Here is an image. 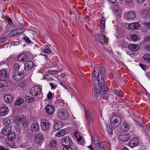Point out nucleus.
Listing matches in <instances>:
<instances>
[{
	"mask_svg": "<svg viewBox=\"0 0 150 150\" xmlns=\"http://www.w3.org/2000/svg\"><path fill=\"white\" fill-rule=\"evenodd\" d=\"M107 74L106 70L104 67H100L99 71V68L98 67H94L92 79L95 83L98 84L100 88V93L102 95L106 93L108 90V88L104 86V79H106Z\"/></svg>",
	"mask_w": 150,
	"mask_h": 150,
	"instance_id": "1",
	"label": "nucleus"
},
{
	"mask_svg": "<svg viewBox=\"0 0 150 150\" xmlns=\"http://www.w3.org/2000/svg\"><path fill=\"white\" fill-rule=\"evenodd\" d=\"M110 121L112 127L116 128L118 127L121 123V117L117 115H114L112 117Z\"/></svg>",
	"mask_w": 150,
	"mask_h": 150,
	"instance_id": "2",
	"label": "nucleus"
},
{
	"mask_svg": "<svg viewBox=\"0 0 150 150\" xmlns=\"http://www.w3.org/2000/svg\"><path fill=\"white\" fill-rule=\"evenodd\" d=\"M42 91L41 88L35 86L32 88L30 90V93L31 95L34 96H42Z\"/></svg>",
	"mask_w": 150,
	"mask_h": 150,
	"instance_id": "3",
	"label": "nucleus"
},
{
	"mask_svg": "<svg viewBox=\"0 0 150 150\" xmlns=\"http://www.w3.org/2000/svg\"><path fill=\"white\" fill-rule=\"evenodd\" d=\"M25 70H24L22 72H13L12 74L13 78L16 81H20L24 77V73Z\"/></svg>",
	"mask_w": 150,
	"mask_h": 150,
	"instance_id": "4",
	"label": "nucleus"
},
{
	"mask_svg": "<svg viewBox=\"0 0 150 150\" xmlns=\"http://www.w3.org/2000/svg\"><path fill=\"white\" fill-rule=\"evenodd\" d=\"M61 144L64 146H70L72 144V142L71 138L69 137H64L61 139Z\"/></svg>",
	"mask_w": 150,
	"mask_h": 150,
	"instance_id": "5",
	"label": "nucleus"
},
{
	"mask_svg": "<svg viewBox=\"0 0 150 150\" xmlns=\"http://www.w3.org/2000/svg\"><path fill=\"white\" fill-rule=\"evenodd\" d=\"M40 126L43 130H47L50 127V124L47 120L44 119L42 120L41 122Z\"/></svg>",
	"mask_w": 150,
	"mask_h": 150,
	"instance_id": "6",
	"label": "nucleus"
},
{
	"mask_svg": "<svg viewBox=\"0 0 150 150\" xmlns=\"http://www.w3.org/2000/svg\"><path fill=\"white\" fill-rule=\"evenodd\" d=\"M44 139L43 134L41 132H39L36 135L35 141L37 143H40L43 142Z\"/></svg>",
	"mask_w": 150,
	"mask_h": 150,
	"instance_id": "7",
	"label": "nucleus"
},
{
	"mask_svg": "<svg viewBox=\"0 0 150 150\" xmlns=\"http://www.w3.org/2000/svg\"><path fill=\"white\" fill-rule=\"evenodd\" d=\"M58 116L62 119L66 120L68 116V113L65 110H60L58 112Z\"/></svg>",
	"mask_w": 150,
	"mask_h": 150,
	"instance_id": "8",
	"label": "nucleus"
},
{
	"mask_svg": "<svg viewBox=\"0 0 150 150\" xmlns=\"http://www.w3.org/2000/svg\"><path fill=\"white\" fill-rule=\"evenodd\" d=\"M139 143L138 139L137 138L134 137L130 140L129 143V145L130 147L133 148L137 146Z\"/></svg>",
	"mask_w": 150,
	"mask_h": 150,
	"instance_id": "9",
	"label": "nucleus"
},
{
	"mask_svg": "<svg viewBox=\"0 0 150 150\" xmlns=\"http://www.w3.org/2000/svg\"><path fill=\"white\" fill-rule=\"evenodd\" d=\"M130 125L129 123L126 122L123 123L121 126L120 131L122 132H125L129 131L130 129Z\"/></svg>",
	"mask_w": 150,
	"mask_h": 150,
	"instance_id": "10",
	"label": "nucleus"
},
{
	"mask_svg": "<svg viewBox=\"0 0 150 150\" xmlns=\"http://www.w3.org/2000/svg\"><path fill=\"white\" fill-rule=\"evenodd\" d=\"M45 110L46 112L49 115H51L52 114L54 110V107L50 105H47L45 107Z\"/></svg>",
	"mask_w": 150,
	"mask_h": 150,
	"instance_id": "11",
	"label": "nucleus"
},
{
	"mask_svg": "<svg viewBox=\"0 0 150 150\" xmlns=\"http://www.w3.org/2000/svg\"><path fill=\"white\" fill-rule=\"evenodd\" d=\"M108 38L105 36L98 35V39L99 42L104 45L107 43Z\"/></svg>",
	"mask_w": 150,
	"mask_h": 150,
	"instance_id": "12",
	"label": "nucleus"
},
{
	"mask_svg": "<svg viewBox=\"0 0 150 150\" xmlns=\"http://www.w3.org/2000/svg\"><path fill=\"white\" fill-rule=\"evenodd\" d=\"M8 112V108L7 106H3L0 108V115L3 116L6 115Z\"/></svg>",
	"mask_w": 150,
	"mask_h": 150,
	"instance_id": "13",
	"label": "nucleus"
},
{
	"mask_svg": "<svg viewBox=\"0 0 150 150\" xmlns=\"http://www.w3.org/2000/svg\"><path fill=\"white\" fill-rule=\"evenodd\" d=\"M128 47L130 50L134 52L139 50L140 49V46L136 44L129 45Z\"/></svg>",
	"mask_w": 150,
	"mask_h": 150,
	"instance_id": "14",
	"label": "nucleus"
},
{
	"mask_svg": "<svg viewBox=\"0 0 150 150\" xmlns=\"http://www.w3.org/2000/svg\"><path fill=\"white\" fill-rule=\"evenodd\" d=\"M33 62L30 61H26L25 64V70H24L28 71L30 70L33 66Z\"/></svg>",
	"mask_w": 150,
	"mask_h": 150,
	"instance_id": "15",
	"label": "nucleus"
},
{
	"mask_svg": "<svg viewBox=\"0 0 150 150\" xmlns=\"http://www.w3.org/2000/svg\"><path fill=\"white\" fill-rule=\"evenodd\" d=\"M97 144V145H98L100 148L105 150H109V148L108 145H109V144L106 142H103L102 143H99L98 142Z\"/></svg>",
	"mask_w": 150,
	"mask_h": 150,
	"instance_id": "16",
	"label": "nucleus"
},
{
	"mask_svg": "<svg viewBox=\"0 0 150 150\" xmlns=\"http://www.w3.org/2000/svg\"><path fill=\"white\" fill-rule=\"evenodd\" d=\"M11 128L9 127H4L2 129L1 133L4 135H8L11 132Z\"/></svg>",
	"mask_w": 150,
	"mask_h": 150,
	"instance_id": "17",
	"label": "nucleus"
},
{
	"mask_svg": "<svg viewBox=\"0 0 150 150\" xmlns=\"http://www.w3.org/2000/svg\"><path fill=\"white\" fill-rule=\"evenodd\" d=\"M13 99V96L10 94L6 95L4 97V101L7 103H9L12 102Z\"/></svg>",
	"mask_w": 150,
	"mask_h": 150,
	"instance_id": "18",
	"label": "nucleus"
},
{
	"mask_svg": "<svg viewBox=\"0 0 150 150\" xmlns=\"http://www.w3.org/2000/svg\"><path fill=\"white\" fill-rule=\"evenodd\" d=\"M31 130L32 131L37 132L39 130V125L38 123L35 122L32 124L31 126Z\"/></svg>",
	"mask_w": 150,
	"mask_h": 150,
	"instance_id": "19",
	"label": "nucleus"
},
{
	"mask_svg": "<svg viewBox=\"0 0 150 150\" xmlns=\"http://www.w3.org/2000/svg\"><path fill=\"white\" fill-rule=\"evenodd\" d=\"M28 59V57L27 56L24 54H21L19 55L18 57L17 60L18 61L20 62H23L26 61Z\"/></svg>",
	"mask_w": 150,
	"mask_h": 150,
	"instance_id": "20",
	"label": "nucleus"
},
{
	"mask_svg": "<svg viewBox=\"0 0 150 150\" xmlns=\"http://www.w3.org/2000/svg\"><path fill=\"white\" fill-rule=\"evenodd\" d=\"M94 87L95 88L94 93L95 96H98L100 93V88L98 84H97L96 83L94 82Z\"/></svg>",
	"mask_w": 150,
	"mask_h": 150,
	"instance_id": "21",
	"label": "nucleus"
},
{
	"mask_svg": "<svg viewBox=\"0 0 150 150\" xmlns=\"http://www.w3.org/2000/svg\"><path fill=\"white\" fill-rule=\"evenodd\" d=\"M128 27L130 29L137 30L139 28V26L138 24L137 23L134 22L129 24L128 25Z\"/></svg>",
	"mask_w": 150,
	"mask_h": 150,
	"instance_id": "22",
	"label": "nucleus"
},
{
	"mask_svg": "<svg viewBox=\"0 0 150 150\" xmlns=\"http://www.w3.org/2000/svg\"><path fill=\"white\" fill-rule=\"evenodd\" d=\"M130 139V137L129 135L127 134H125L121 135L120 139L122 141L125 142H127Z\"/></svg>",
	"mask_w": 150,
	"mask_h": 150,
	"instance_id": "23",
	"label": "nucleus"
},
{
	"mask_svg": "<svg viewBox=\"0 0 150 150\" xmlns=\"http://www.w3.org/2000/svg\"><path fill=\"white\" fill-rule=\"evenodd\" d=\"M127 18L130 19H133L136 17L135 13L132 11H129L127 14Z\"/></svg>",
	"mask_w": 150,
	"mask_h": 150,
	"instance_id": "24",
	"label": "nucleus"
},
{
	"mask_svg": "<svg viewBox=\"0 0 150 150\" xmlns=\"http://www.w3.org/2000/svg\"><path fill=\"white\" fill-rule=\"evenodd\" d=\"M86 116L88 122H93L95 120V117L93 115H88L86 114Z\"/></svg>",
	"mask_w": 150,
	"mask_h": 150,
	"instance_id": "25",
	"label": "nucleus"
},
{
	"mask_svg": "<svg viewBox=\"0 0 150 150\" xmlns=\"http://www.w3.org/2000/svg\"><path fill=\"white\" fill-rule=\"evenodd\" d=\"M75 136L76 137L77 139V140L80 144H81L83 143V139L81 137L78 135V134L77 132H75L74 134Z\"/></svg>",
	"mask_w": 150,
	"mask_h": 150,
	"instance_id": "26",
	"label": "nucleus"
},
{
	"mask_svg": "<svg viewBox=\"0 0 150 150\" xmlns=\"http://www.w3.org/2000/svg\"><path fill=\"white\" fill-rule=\"evenodd\" d=\"M23 119L21 117H17L15 120L14 122L16 125L19 126L21 125V122L22 123Z\"/></svg>",
	"mask_w": 150,
	"mask_h": 150,
	"instance_id": "27",
	"label": "nucleus"
},
{
	"mask_svg": "<svg viewBox=\"0 0 150 150\" xmlns=\"http://www.w3.org/2000/svg\"><path fill=\"white\" fill-rule=\"evenodd\" d=\"M143 58L144 61L147 62H150V54H144Z\"/></svg>",
	"mask_w": 150,
	"mask_h": 150,
	"instance_id": "28",
	"label": "nucleus"
},
{
	"mask_svg": "<svg viewBox=\"0 0 150 150\" xmlns=\"http://www.w3.org/2000/svg\"><path fill=\"white\" fill-rule=\"evenodd\" d=\"M105 21V18L102 17L100 21V28L102 31H103L104 29Z\"/></svg>",
	"mask_w": 150,
	"mask_h": 150,
	"instance_id": "29",
	"label": "nucleus"
},
{
	"mask_svg": "<svg viewBox=\"0 0 150 150\" xmlns=\"http://www.w3.org/2000/svg\"><path fill=\"white\" fill-rule=\"evenodd\" d=\"M16 135L14 132H11L7 136L9 140H13L16 137Z\"/></svg>",
	"mask_w": 150,
	"mask_h": 150,
	"instance_id": "30",
	"label": "nucleus"
},
{
	"mask_svg": "<svg viewBox=\"0 0 150 150\" xmlns=\"http://www.w3.org/2000/svg\"><path fill=\"white\" fill-rule=\"evenodd\" d=\"M0 75H1L2 78H7L8 74L7 71L5 70H2L0 71Z\"/></svg>",
	"mask_w": 150,
	"mask_h": 150,
	"instance_id": "31",
	"label": "nucleus"
},
{
	"mask_svg": "<svg viewBox=\"0 0 150 150\" xmlns=\"http://www.w3.org/2000/svg\"><path fill=\"white\" fill-rule=\"evenodd\" d=\"M34 99L35 98L34 97L29 96H26L25 98V101L28 103L33 102L34 100Z\"/></svg>",
	"mask_w": 150,
	"mask_h": 150,
	"instance_id": "32",
	"label": "nucleus"
},
{
	"mask_svg": "<svg viewBox=\"0 0 150 150\" xmlns=\"http://www.w3.org/2000/svg\"><path fill=\"white\" fill-rule=\"evenodd\" d=\"M24 102V100L23 99L19 98L16 100L15 105L17 106H19L23 103Z\"/></svg>",
	"mask_w": 150,
	"mask_h": 150,
	"instance_id": "33",
	"label": "nucleus"
},
{
	"mask_svg": "<svg viewBox=\"0 0 150 150\" xmlns=\"http://www.w3.org/2000/svg\"><path fill=\"white\" fill-rule=\"evenodd\" d=\"M130 38L133 41H136L139 40L138 36L135 34L132 35L130 36Z\"/></svg>",
	"mask_w": 150,
	"mask_h": 150,
	"instance_id": "34",
	"label": "nucleus"
},
{
	"mask_svg": "<svg viewBox=\"0 0 150 150\" xmlns=\"http://www.w3.org/2000/svg\"><path fill=\"white\" fill-rule=\"evenodd\" d=\"M7 85V81L5 80H0V88L6 86Z\"/></svg>",
	"mask_w": 150,
	"mask_h": 150,
	"instance_id": "35",
	"label": "nucleus"
},
{
	"mask_svg": "<svg viewBox=\"0 0 150 150\" xmlns=\"http://www.w3.org/2000/svg\"><path fill=\"white\" fill-rule=\"evenodd\" d=\"M3 124L5 126H8L11 123V122L10 120L7 118H5L3 121Z\"/></svg>",
	"mask_w": 150,
	"mask_h": 150,
	"instance_id": "36",
	"label": "nucleus"
},
{
	"mask_svg": "<svg viewBox=\"0 0 150 150\" xmlns=\"http://www.w3.org/2000/svg\"><path fill=\"white\" fill-rule=\"evenodd\" d=\"M28 125V122L27 121L25 118H23L22 121V123L21 122V125L22 127L24 128L27 127Z\"/></svg>",
	"mask_w": 150,
	"mask_h": 150,
	"instance_id": "37",
	"label": "nucleus"
},
{
	"mask_svg": "<svg viewBox=\"0 0 150 150\" xmlns=\"http://www.w3.org/2000/svg\"><path fill=\"white\" fill-rule=\"evenodd\" d=\"M65 134V131L64 130H62L57 133L56 135L58 137H60L64 136Z\"/></svg>",
	"mask_w": 150,
	"mask_h": 150,
	"instance_id": "38",
	"label": "nucleus"
},
{
	"mask_svg": "<svg viewBox=\"0 0 150 150\" xmlns=\"http://www.w3.org/2000/svg\"><path fill=\"white\" fill-rule=\"evenodd\" d=\"M44 79L49 81H53L54 82L56 81L55 80H54L53 78L48 75H47L46 77H45Z\"/></svg>",
	"mask_w": 150,
	"mask_h": 150,
	"instance_id": "39",
	"label": "nucleus"
},
{
	"mask_svg": "<svg viewBox=\"0 0 150 150\" xmlns=\"http://www.w3.org/2000/svg\"><path fill=\"white\" fill-rule=\"evenodd\" d=\"M60 127H61L60 123L59 124V123L56 122L54 123V128L55 130H59Z\"/></svg>",
	"mask_w": 150,
	"mask_h": 150,
	"instance_id": "40",
	"label": "nucleus"
},
{
	"mask_svg": "<svg viewBox=\"0 0 150 150\" xmlns=\"http://www.w3.org/2000/svg\"><path fill=\"white\" fill-rule=\"evenodd\" d=\"M18 34V31L17 30H15L11 32L8 34L9 36H12L17 35Z\"/></svg>",
	"mask_w": 150,
	"mask_h": 150,
	"instance_id": "41",
	"label": "nucleus"
},
{
	"mask_svg": "<svg viewBox=\"0 0 150 150\" xmlns=\"http://www.w3.org/2000/svg\"><path fill=\"white\" fill-rule=\"evenodd\" d=\"M61 70H58L57 71H53L52 70V69H51L50 70H49L48 71V73L50 74H55L57 73H58L60 71H61Z\"/></svg>",
	"mask_w": 150,
	"mask_h": 150,
	"instance_id": "42",
	"label": "nucleus"
},
{
	"mask_svg": "<svg viewBox=\"0 0 150 150\" xmlns=\"http://www.w3.org/2000/svg\"><path fill=\"white\" fill-rule=\"evenodd\" d=\"M20 66L18 64L15 63L13 66V69L15 71L17 72L20 68Z\"/></svg>",
	"mask_w": 150,
	"mask_h": 150,
	"instance_id": "43",
	"label": "nucleus"
},
{
	"mask_svg": "<svg viewBox=\"0 0 150 150\" xmlns=\"http://www.w3.org/2000/svg\"><path fill=\"white\" fill-rule=\"evenodd\" d=\"M57 144V142L54 140H52L50 142V145L53 148H54Z\"/></svg>",
	"mask_w": 150,
	"mask_h": 150,
	"instance_id": "44",
	"label": "nucleus"
},
{
	"mask_svg": "<svg viewBox=\"0 0 150 150\" xmlns=\"http://www.w3.org/2000/svg\"><path fill=\"white\" fill-rule=\"evenodd\" d=\"M107 130L109 135H111L112 134V130L110 127V126H107Z\"/></svg>",
	"mask_w": 150,
	"mask_h": 150,
	"instance_id": "45",
	"label": "nucleus"
},
{
	"mask_svg": "<svg viewBox=\"0 0 150 150\" xmlns=\"http://www.w3.org/2000/svg\"><path fill=\"white\" fill-rule=\"evenodd\" d=\"M115 13L117 15H121L122 12L121 11V9L120 8H118L117 9H115Z\"/></svg>",
	"mask_w": 150,
	"mask_h": 150,
	"instance_id": "46",
	"label": "nucleus"
},
{
	"mask_svg": "<svg viewBox=\"0 0 150 150\" xmlns=\"http://www.w3.org/2000/svg\"><path fill=\"white\" fill-rule=\"evenodd\" d=\"M49 84L51 86V89H54L57 87V86L55 84V83H50Z\"/></svg>",
	"mask_w": 150,
	"mask_h": 150,
	"instance_id": "47",
	"label": "nucleus"
},
{
	"mask_svg": "<svg viewBox=\"0 0 150 150\" xmlns=\"http://www.w3.org/2000/svg\"><path fill=\"white\" fill-rule=\"evenodd\" d=\"M139 66L144 71H145L147 69L148 67L146 65L143 64L142 63L139 64Z\"/></svg>",
	"mask_w": 150,
	"mask_h": 150,
	"instance_id": "48",
	"label": "nucleus"
},
{
	"mask_svg": "<svg viewBox=\"0 0 150 150\" xmlns=\"http://www.w3.org/2000/svg\"><path fill=\"white\" fill-rule=\"evenodd\" d=\"M43 52L48 54H49L51 52L49 48H45L43 50Z\"/></svg>",
	"mask_w": 150,
	"mask_h": 150,
	"instance_id": "49",
	"label": "nucleus"
},
{
	"mask_svg": "<svg viewBox=\"0 0 150 150\" xmlns=\"http://www.w3.org/2000/svg\"><path fill=\"white\" fill-rule=\"evenodd\" d=\"M24 39L26 43H31V41L29 39V38L27 36L24 37Z\"/></svg>",
	"mask_w": 150,
	"mask_h": 150,
	"instance_id": "50",
	"label": "nucleus"
},
{
	"mask_svg": "<svg viewBox=\"0 0 150 150\" xmlns=\"http://www.w3.org/2000/svg\"><path fill=\"white\" fill-rule=\"evenodd\" d=\"M52 94L50 91H49L47 95V98L48 100H50L52 98Z\"/></svg>",
	"mask_w": 150,
	"mask_h": 150,
	"instance_id": "51",
	"label": "nucleus"
},
{
	"mask_svg": "<svg viewBox=\"0 0 150 150\" xmlns=\"http://www.w3.org/2000/svg\"><path fill=\"white\" fill-rule=\"evenodd\" d=\"M25 86V84L23 82H21L19 83L18 86L20 87H21V88H24Z\"/></svg>",
	"mask_w": 150,
	"mask_h": 150,
	"instance_id": "52",
	"label": "nucleus"
},
{
	"mask_svg": "<svg viewBox=\"0 0 150 150\" xmlns=\"http://www.w3.org/2000/svg\"><path fill=\"white\" fill-rule=\"evenodd\" d=\"M62 150H72L70 146H64Z\"/></svg>",
	"mask_w": 150,
	"mask_h": 150,
	"instance_id": "53",
	"label": "nucleus"
},
{
	"mask_svg": "<svg viewBox=\"0 0 150 150\" xmlns=\"http://www.w3.org/2000/svg\"><path fill=\"white\" fill-rule=\"evenodd\" d=\"M124 96V93L121 90L119 91V93L117 95L118 96L123 97Z\"/></svg>",
	"mask_w": 150,
	"mask_h": 150,
	"instance_id": "54",
	"label": "nucleus"
},
{
	"mask_svg": "<svg viewBox=\"0 0 150 150\" xmlns=\"http://www.w3.org/2000/svg\"><path fill=\"white\" fill-rule=\"evenodd\" d=\"M144 41L147 42H150V36L145 38Z\"/></svg>",
	"mask_w": 150,
	"mask_h": 150,
	"instance_id": "55",
	"label": "nucleus"
},
{
	"mask_svg": "<svg viewBox=\"0 0 150 150\" xmlns=\"http://www.w3.org/2000/svg\"><path fill=\"white\" fill-rule=\"evenodd\" d=\"M144 25L148 28H150V23L148 22L145 23H144Z\"/></svg>",
	"mask_w": 150,
	"mask_h": 150,
	"instance_id": "56",
	"label": "nucleus"
},
{
	"mask_svg": "<svg viewBox=\"0 0 150 150\" xmlns=\"http://www.w3.org/2000/svg\"><path fill=\"white\" fill-rule=\"evenodd\" d=\"M144 48L146 50L149 51L150 50V47L149 45H146L145 46H144Z\"/></svg>",
	"mask_w": 150,
	"mask_h": 150,
	"instance_id": "57",
	"label": "nucleus"
},
{
	"mask_svg": "<svg viewBox=\"0 0 150 150\" xmlns=\"http://www.w3.org/2000/svg\"><path fill=\"white\" fill-rule=\"evenodd\" d=\"M25 150H33V149L31 147L28 146H26Z\"/></svg>",
	"mask_w": 150,
	"mask_h": 150,
	"instance_id": "58",
	"label": "nucleus"
},
{
	"mask_svg": "<svg viewBox=\"0 0 150 150\" xmlns=\"http://www.w3.org/2000/svg\"><path fill=\"white\" fill-rule=\"evenodd\" d=\"M0 150H8L2 145H0Z\"/></svg>",
	"mask_w": 150,
	"mask_h": 150,
	"instance_id": "59",
	"label": "nucleus"
},
{
	"mask_svg": "<svg viewBox=\"0 0 150 150\" xmlns=\"http://www.w3.org/2000/svg\"><path fill=\"white\" fill-rule=\"evenodd\" d=\"M113 92L115 95L117 96L119 93V91L116 89H114V90Z\"/></svg>",
	"mask_w": 150,
	"mask_h": 150,
	"instance_id": "60",
	"label": "nucleus"
},
{
	"mask_svg": "<svg viewBox=\"0 0 150 150\" xmlns=\"http://www.w3.org/2000/svg\"><path fill=\"white\" fill-rule=\"evenodd\" d=\"M145 0H135V1L138 3H141L144 2Z\"/></svg>",
	"mask_w": 150,
	"mask_h": 150,
	"instance_id": "61",
	"label": "nucleus"
},
{
	"mask_svg": "<svg viewBox=\"0 0 150 150\" xmlns=\"http://www.w3.org/2000/svg\"><path fill=\"white\" fill-rule=\"evenodd\" d=\"M108 1L111 3H115L117 0H108Z\"/></svg>",
	"mask_w": 150,
	"mask_h": 150,
	"instance_id": "62",
	"label": "nucleus"
},
{
	"mask_svg": "<svg viewBox=\"0 0 150 150\" xmlns=\"http://www.w3.org/2000/svg\"><path fill=\"white\" fill-rule=\"evenodd\" d=\"M5 41V38H1L0 39V43H4Z\"/></svg>",
	"mask_w": 150,
	"mask_h": 150,
	"instance_id": "63",
	"label": "nucleus"
},
{
	"mask_svg": "<svg viewBox=\"0 0 150 150\" xmlns=\"http://www.w3.org/2000/svg\"><path fill=\"white\" fill-rule=\"evenodd\" d=\"M146 76L150 79V71L146 73Z\"/></svg>",
	"mask_w": 150,
	"mask_h": 150,
	"instance_id": "64",
	"label": "nucleus"
}]
</instances>
